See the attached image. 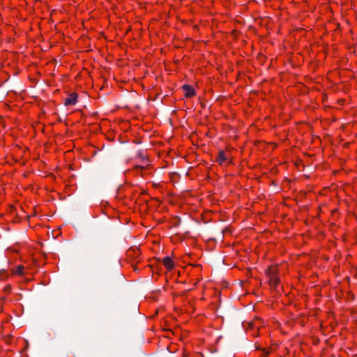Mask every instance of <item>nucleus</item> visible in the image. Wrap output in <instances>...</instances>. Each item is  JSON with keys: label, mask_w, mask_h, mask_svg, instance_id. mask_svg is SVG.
<instances>
[{"label": "nucleus", "mask_w": 357, "mask_h": 357, "mask_svg": "<svg viewBox=\"0 0 357 357\" xmlns=\"http://www.w3.org/2000/svg\"><path fill=\"white\" fill-rule=\"evenodd\" d=\"M268 275L269 276V281L271 285L276 287L280 282V279L276 274V269L275 268H269L268 270Z\"/></svg>", "instance_id": "f257e3e1"}, {"label": "nucleus", "mask_w": 357, "mask_h": 357, "mask_svg": "<svg viewBox=\"0 0 357 357\" xmlns=\"http://www.w3.org/2000/svg\"><path fill=\"white\" fill-rule=\"evenodd\" d=\"M77 94L76 93H70L64 100V105L66 106H73L77 102Z\"/></svg>", "instance_id": "f03ea898"}, {"label": "nucleus", "mask_w": 357, "mask_h": 357, "mask_svg": "<svg viewBox=\"0 0 357 357\" xmlns=\"http://www.w3.org/2000/svg\"><path fill=\"white\" fill-rule=\"evenodd\" d=\"M183 89L185 92V97L191 98L195 95V91L191 86L185 84L183 85Z\"/></svg>", "instance_id": "7ed1b4c3"}, {"label": "nucleus", "mask_w": 357, "mask_h": 357, "mask_svg": "<svg viewBox=\"0 0 357 357\" xmlns=\"http://www.w3.org/2000/svg\"><path fill=\"white\" fill-rule=\"evenodd\" d=\"M163 264L168 270H172L174 267V263L169 257H165L163 259Z\"/></svg>", "instance_id": "20e7f679"}, {"label": "nucleus", "mask_w": 357, "mask_h": 357, "mask_svg": "<svg viewBox=\"0 0 357 357\" xmlns=\"http://www.w3.org/2000/svg\"><path fill=\"white\" fill-rule=\"evenodd\" d=\"M227 160V157L225 155V153L224 151H220L218 154V156L217 158V161L220 164L222 165L223 163L226 162Z\"/></svg>", "instance_id": "39448f33"}, {"label": "nucleus", "mask_w": 357, "mask_h": 357, "mask_svg": "<svg viewBox=\"0 0 357 357\" xmlns=\"http://www.w3.org/2000/svg\"><path fill=\"white\" fill-rule=\"evenodd\" d=\"M24 269V267L23 266H22V265H20L17 267H16V268L13 270V274H17V275H23V274H24V272H23Z\"/></svg>", "instance_id": "423d86ee"}, {"label": "nucleus", "mask_w": 357, "mask_h": 357, "mask_svg": "<svg viewBox=\"0 0 357 357\" xmlns=\"http://www.w3.org/2000/svg\"><path fill=\"white\" fill-rule=\"evenodd\" d=\"M5 290L6 291H10V286L6 287Z\"/></svg>", "instance_id": "0eeeda50"}]
</instances>
